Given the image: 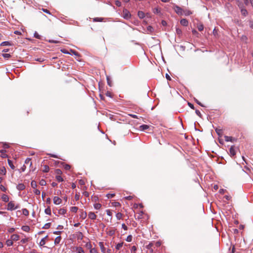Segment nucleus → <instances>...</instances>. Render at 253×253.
I'll use <instances>...</instances> for the list:
<instances>
[{"instance_id":"9d476101","label":"nucleus","mask_w":253,"mask_h":253,"mask_svg":"<svg viewBox=\"0 0 253 253\" xmlns=\"http://www.w3.org/2000/svg\"><path fill=\"white\" fill-rule=\"evenodd\" d=\"M229 153L231 156H234L236 155V151L234 146H231L229 149Z\"/></svg>"},{"instance_id":"8fccbe9b","label":"nucleus","mask_w":253,"mask_h":253,"mask_svg":"<svg viewBox=\"0 0 253 253\" xmlns=\"http://www.w3.org/2000/svg\"><path fill=\"white\" fill-rule=\"evenodd\" d=\"M34 192L36 195H40V193H41L40 190H39L38 189H35V190L34 191Z\"/></svg>"},{"instance_id":"79ce46f5","label":"nucleus","mask_w":253,"mask_h":253,"mask_svg":"<svg viewBox=\"0 0 253 253\" xmlns=\"http://www.w3.org/2000/svg\"><path fill=\"white\" fill-rule=\"evenodd\" d=\"M28 241V238H25L22 239L21 240V242L22 244H25V243H26Z\"/></svg>"},{"instance_id":"58836bf2","label":"nucleus","mask_w":253,"mask_h":253,"mask_svg":"<svg viewBox=\"0 0 253 253\" xmlns=\"http://www.w3.org/2000/svg\"><path fill=\"white\" fill-rule=\"evenodd\" d=\"M132 240V236L131 235H128L126 239V241L128 242H131Z\"/></svg>"},{"instance_id":"a19ab883","label":"nucleus","mask_w":253,"mask_h":253,"mask_svg":"<svg viewBox=\"0 0 253 253\" xmlns=\"http://www.w3.org/2000/svg\"><path fill=\"white\" fill-rule=\"evenodd\" d=\"M199 31H202L204 29V26L202 24H200L198 26Z\"/></svg>"},{"instance_id":"cd10ccee","label":"nucleus","mask_w":253,"mask_h":253,"mask_svg":"<svg viewBox=\"0 0 253 253\" xmlns=\"http://www.w3.org/2000/svg\"><path fill=\"white\" fill-rule=\"evenodd\" d=\"M0 153L1 154V155H2V157L3 158H6L7 157V155L6 154V151L5 150H0Z\"/></svg>"},{"instance_id":"20e7f679","label":"nucleus","mask_w":253,"mask_h":253,"mask_svg":"<svg viewBox=\"0 0 253 253\" xmlns=\"http://www.w3.org/2000/svg\"><path fill=\"white\" fill-rule=\"evenodd\" d=\"M174 9L177 14H179V15H181L182 14V9L179 6L176 5H174Z\"/></svg>"},{"instance_id":"338daca9","label":"nucleus","mask_w":253,"mask_h":253,"mask_svg":"<svg viewBox=\"0 0 253 253\" xmlns=\"http://www.w3.org/2000/svg\"><path fill=\"white\" fill-rule=\"evenodd\" d=\"M192 33L194 34V35H198L199 34V33H198V32L197 31H196L195 30H193L192 31Z\"/></svg>"},{"instance_id":"a211bd4d","label":"nucleus","mask_w":253,"mask_h":253,"mask_svg":"<svg viewBox=\"0 0 253 253\" xmlns=\"http://www.w3.org/2000/svg\"><path fill=\"white\" fill-rule=\"evenodd\" d=\"M138 16L140 18L142 19L145 17V14L143 11H139L138 12Z\"/></svg>"},{"instance_id":"f704fd0d","label":"nucleus","mask_w":253,"mask_h":253,"mask_svg":"<svg viewBox=\"0 0 253 253\" xmlns=\"http://www.w3.org/2000/svg\"><path fill=\"white\" fill-rule=\"evenodd\" d=\"M1 46H4V45H11V44L9 42H1L0 44Z\"/></svg>"},{"instance_id":"49530a36","label":"nucleus","mask_w":253,"mask_h":253,"mask_svg":"<svg viewBox=\"0 0 253 253\" xmlns=\"http://www.w3.org/2000/svg\"><path fill=\"white\" fill-rule=\"evenodd\" d=\"M115 4L118 6V7H120L121 6V2L119 0H116L115 1Z\"/></svg>"},{"instance_id":"c756f323","label":"nucleus","mask_w":253,"mask_h":253,"mask_svg":"<svg viewBox=\"0 0 253 253\" xmlns=\"http://www.w3.org/2000/svg\"><path fill=\"white\" fill-rule=\"evenodd\" d=\"M116 218H117V219L120 220L123 216V214L121 212H118L116 214Z\"/></svg>"},{"instance_id":"13d9d810","label":"nucleus","mask_w":253,"mask_h":253,"mask_svg":"<svg viewBox=\"0 0 253 253\" xmlns=\"http://www.w3.org/2000/svg\"><path fill=\"white\" fill-rule=\"evenodd\" d=\"M122 227L124 230H127V227L125 225V224H124V223L122 224Z\"/></svg>"},{"instance_id":"c85d7f7f","label":"nucleus","mask_w":253,"mask_h":253,"mask_svg":"<svg viewBox=\"0 0 253 253\" xmlns=\"http://www.w3.org/2000/svg\"><path fill=\"white\" fill-rule=\"evenodd\" d=\"M44 212L46 214L50 215L51 214V209L50 207H48L45 209Z\"/></svg>"},{"instance_id":"b1692460","label":"nucleus","mask_w":253,"mask_h":253,"mask_svg":"<svg viewBox=\"0 0 253 253\" xmlns=\"http://www.w3.org/2000/svg\"><path fill=\"white\" fill-rule=\"evenodd\" d=\"M25 163L26 164H29L30 166H31L32 165V163L31 162V159L29 158H27L25 161Z\"/></svg>"},{"instance_id":"f3484780","label":"nucleus","mask_w":253,"mask_h":253,"mask_svg":"<svg viewBox=\"0 0 253 253\" xmlns=\"http://www.w3.org/2000/svg\"><path fill=\"white\" fill-rule=\"evenodd\" d=\"M22 230L25 232H29L30 231V227L27 225L23 226L21 228Z\"/></svg>"},{"instance_id":"a878e982","label":"nucleus","mask_w":253,"mask_h":253,"mask_svg":"<svg viewBox=\"0 0 253 253\" xmlns=\"http://www.w3.org/2000/svg\"><path fill=\"white\" fill-rule=\"evenodd\" d=\"M123 246V243H120L116 245V249L117 250H119Z\"/></svg>"},{"instance_id":"72a5a7b5","label":"nucleus","mask_w":253,"mask_h":253,"mask_svg":"<svg viewBox=\"0 0 253 253\" xmlns=\"http://www.w3.org/2000/svg\"><path fill=\"white\" fill-rule=\"evenodd\" d=\"M99 245L101 248V251L104 252L105 251V248L104 247L103 243L102 242H99Z\"/></svg>"},{"instance_id":"c03bdc74","label":"nucleus","mask_w":253,"mask_h":253,"mask_svg":"<svg viewBox=\"0 0 253 253\" xmlns=\"http://www.w3.org/2000/svg\"><path fill=\"white\" fill-rule=\"evenodd\" d=\"M10 54L8 53H4L2 54V56L5 58H8L10 57Z\"/></svg>"},{"instance_id":"bf43d9fd","label":"nucleus","mask_w":253,"mask_h":253,"mask_svg":"<svg viewBox=\"0 0 253 253\" xmlns=\"http://www.w3.org/2000/svg\"><path fill=\"white\" fill-rule=\"evenodd\" d=\"M3 147L4 149H7L9 147V145L6 143L3 144Z\"/></svg>"},{"instance_id":"de8ad7c7","label":"nucleus","mask_w":253,"mask_h":253,"mask_svg":"<svg viewBox=\"0 0 253 253\" xmlns=\"http://www.w3.org/2000/svg\"><path fill=\"white\" fill-rule=\"evenodd\" d=\"M90 253H97V251L95 248H92L90 249Z\"/></svg>"},{"instance_id":"4be33fe9","label":"nucleus","mask_w":253,"mask_h":253,"mask_svg":"<svg viewBox=\"0 0 253 253\" xmlns=\"http://www.w3.org/2000/svg\"><path fill=\"white\" fill-rule=\"evenodd\" d=\"M106 212L108 216H110V221H111V220H112V212H111V210H107L106 211Z\"/></svg>"},{"instance_id":"4d7b16f0","label":"nucleus","mask_w":253,"mask_h":253,"mask_svg":"<svg viewBox=\"0 0 253 253\" xmlns=\"http://www.w3.org/2000/svg\"><path fill=\"white\" fill-rule=\"evenodd\" d=\"M195 102L198 104H199V105H200L201 106H203V104L199 101H198L197 99H194Z\"/></svg>"},{"instance_id":"69168bd1","label":"nucleus","mask_w":253,"mask_h":253,"mask_svg":"<svg viewBox=\"0 0 253 253\" xmlns=\"http://www.w3.org/2000/svg\"><path fill=\"white\" fill-rule=\"evenodd\" d=\"M129 116H130V117H131L133 118H136V119L138 118L137 116L136 115L129 114Z\"/></svg>"},{"instance_id":"a18cd8bd","label":"nucleus","mask_w":253,"mask_h":253,"mask_svg":"<svg viewBox=\"0 0 253 253\" xmlns=\"http://www.w3.org/2000/svg\"><path fill=\"white\" fill-rule=\"evenodd\" d=\"M176 32L178 35H180L182 34V31L179 28H176Z\"/></svg>"},{"instance_id":"e433bc0d","label":"nucleus","mask_w":253,"mask_h":253,"mask_svg":"<svg viewBox=\"0 0 253 253\" xmlns=\"http://www.w3.org/2000/svg\"><path fill=\"white\" fill-rule=\"evenodd\" d=\"M50 225H51L50 223H47L44 224V225L43 226L42 228L45 229H48L50 227Z\"/></svg>"},{"instance_id":"0eeeda50","label":"nucleus","mask_w":253,"mask_h":253,"mask_svg":"<svg viewBox=\"0 0 253 253\" xmlns=\"http://www.w3.org/2000/svg\"><path fill=\"white\" fill-rule=\"evenodd\" d=\"M224 140L226 142L230 141L234 142L236 140V139L232 137V136H224Z\"/></svg>"},{"instance_id":"4468645a","label":"nucleus","mask_w":253,"mask_h":253,"mask_svg":"<svg viewBox=\"0 0 253 253\" xmlns=\"http://www.w3.org/2000/svg\"><path fill=\"white\" fill-rule=\"evenodd\" d=\"M188 23V21L185 19H182L180 20V24L184 26H187Z\"/></svg>"},{"instance_id":"39448f33","label":"nucleus","mask_w":253,"mask_h":253,"mask_svg":"<svg viewBox=\"0 0 253 253\" xmlns=\"http://www.w3.org/2000/svg\"><path fill=\"white\" fill-rule=\"evenodd\" d=\"M62 200L60 198L57 196H55L53 198V203L55 205H59L61 203Z\"/></svg>"},{"instance_id":"603ef678","label":"nucleus","mask_w":253,"mask_h":253,"mask_svg":"<svg viewBox=\"0 0 253 253\" xmlns=\"http://www.w3.org/2000/svg\"><path fill=\"white\" fill-rule=\"evenodd\" d=\"M0 189L2 191H5L6 190V188L2 185H0Z\"/></svg>"},{"instance_id":"bb28decb","label":"nucleus","mask_w":253,"mask_h":253,"mask_svg":"<svg viewBox=\"0 0 253 253\" xmlns=\"http://www.w3.org/2000/svg\"><path fill=\"white\" fill-rule=\"evenodd\" d=\"M78 210V208L77 207H72L70 208V211L73 212H77Z\"/></svg>"},{"instance_id":"5fc2aeb1","label":"nucleus","mask_w":253,"mask_h":253,"mask_svg":"<svg viewBox=\"0 0 253 253\" xmlns=\"http://www.w3.org/2000/svg\"><path fill=\"white\" fill-rule=\"evenodd\" d=\"M56 173L57 174H58V175H59V174H61L62 173V171L59 169H57L56 170Z\"/></svg>"},{"instance_id":"3c124183","label":"nucleus","mask_w":253,"mask_h":253,"mask_svg":"<svg viewBox=\"0 0 253 253\" xmlns=\"http://www.w3.org/2000/svg\"><path fill=\"white\" fill-rule=\"evenodd\" d=\"M115 196L114 194H107V197L108 198H112Z\"/></svg>"},{"instance_id":"680f3d73","label":"nucleus","mask_w":253,"mask_h":253,"mask_svg":"<svg viewBox=\"0 0 253 253\" xmlns=\"http://www.w3.org/2000/svg\"><path fill=\"white\" fill-rule=\"evenodd\" d=\"M133 198V197L131 196H129L125 197V199L127 200H131Z\"/></svg>"},{"instance_id":"473e14b6","label":"nucleus","mask_w":253,"mask_h":253,"mask_svg":"<svg viewBox=\"0 0 253 253\" xmlns=\"http://www.w3.org/2000/svg\"><path fill=\"white\" fill-rule=\"evenodd\" d=\"M136 250V247L135 246H133L130 249L131 253H135Z\"/></svg>"},{"instance_id":"9b49d317","label":"nucleus","mask_w":253,"mask_h":253,"mask_svg":"<svg viewBox=\"0 0 253 253\" xmlns=\"http://www.w3.org/2000/svg\"><path fill=\"white\" fill-rule=\"evenodd\" d=\"M16 187L19 190H23L25 188V186L23 183H19L17 185Z\"/></svg>"},{"instance_id":"09e8293b","label":"nucleus","mask_w":253,"mask_h":253,"mask_svg":"<svg viewBox=\"0 0 253 253\" xmlns=\"http://www.w3.org/2000/svg\"><path fill=\"white\" fill-rule=\"evenodd\" d=\"M107 84H108L109 86H112L111 82L110 80V79H109V77H108V76L107 77Z\"/></svg>"},{"instance_id":"f03ea898","label":"nucleus","mask_w":253,"mask_h":253,"mask_svg":"<svg viewBox=\"0 0 253 253\" xmlns=\"http://www.w3.org/2000/svg\"><path fill=\"white\" fill-rule=\"evenodd\" d=\"M123 17L126 19H128L130 18L131 14L129 12L126 10L124 9L123 12Z\"/></svg>"},{"instance_id":"6ab92c4d","label":"nucleus","mask_w":253,"mask_h":253,"mask_svg":"<svg viewBox=\"0 0 253 253\" xmlns=\"http://www.w3.org/2000/svg\"><path fill=\"white\" fill-rule=\"evenodd\" d=\"M101 205L99 203H95L93 205V207L96 210H99L101 208Z\"/></svg>"},{"instance_id":"864d4df0","label":"nucleus","mask_w":253,"mask_h":253,"mask_svg":"<svg viewBox=\"0 0 253 253\" xmlns=\"http://www.w3.org/2000/svg\"><path fill=\"white\" fill-rule=\"evenodd\" d=\"M71 168V167L70 165H65V166H64V169H66V170H69Z\"/></svg>"},{"instance_id":"5701e85b","label":"nucleus","mask_w":253,"mask_h":253,"mask_svg":"<svg viewBox=\"0 0 253 253\" xmlns=\"http://www.w3.org/2000/svg\"><path fill=\"white\" fill-rule=\"evenodd\" d=\"M58 213L60 214H65L66 213V210H65V209H60L59 210V211H58Z\"/></svg>"},{"instance_id":"7c9ffc66","label":"nucleus","mask_w":253,"mask_h":253,"mask_svg":"<svg viewBox=\"0 0 253 253\" xmlns=\"http://www.w3.org/2000/svg\"><path fill=\"white\" fill-rule=\"evenodd\" d=\"M22 213L24 215L27 216L29 215V211L26 209H23L22 210Z\"/></svg>"},{"instance_id":"423d86ee","label":"nucleus","mask_w":253,"mask_h":253,"mask_svg":"<svg viewBox=\"0 0 253 253\" xmlns=\"http://www.w3.org/2000/svg\"><path fill=\"white\" fill-rule=\"evenodd\" d=\"M88 218L92 220H94L96 218L97 216L94 212L90 211L88 214Z\"/></svg>"},{"instance_id":"c9c22d12","label":"nucleus","mask_w":253,"mask_h":253,"mask_svg":"<svg viewBox=\"0 0 253 253\" xmlns=\"http://www.w3.org/2000/svg\"><path fill=\"white\" fill-rule=\"evenodd\" d=\"M56 179L58 182H61L63 181V178L60 175H57Z\"/></svg>"},{"instance_id":"7ed1b4c3","label":"nucleus","mask_w":253,"mask_h":253,"mask_svg":"<svg viewBox=\"0 0 253 253\" xmlns=\"http://www.w3.org/2000/svg\"><path fill=\"white\" fill-rule=\"evenodd\" d=\"M73 251L76 252L77 253H84L83 249L81 247H74L73 248Z\"/></svg>"},{"instance_id":"0e129e2a","label":"nucleus","mask_w":253,"mask_h":253,"mask_svg":"<svg viewBox=\"0 0 253 253\" xmlns=\"http://www.w3.org/2000/svg\"><path fill=\"white\" fill-rule=\"evenodd\" d=\"M195 112H196V114H197L198 116H199L201 117V114L199 110H196V111H195Z\"/></svg>"},{"instance_id":"2f4dec72","label":"nucleus","mask_w":253,"mask_h":253,"mask_svg":"<svg viewBox=\"0 0 253 253\" xmlns=\"http://www.w3.org/2000/svg\"><path fill=\"white\" fill-rule=\"evenodd\" d=\"M31 186H32V187L33 188H34V189H36V187H37V185L36 182V181H32L31 182Z\"/></svg>"},{"instance_id":"37998d69","label":"nucleus","mask_w":253,"mask_h":253,"mask_svg":"<svg viewBox=\"0 0 253 253\" xmlns=\"http://www.w3.org/2000/svg\"><path fill=\"white\" fill-rule=\"evenodd\" d=\"M34 37L38 39H41V36L37 32L34 33Z\"/></svg>"},{"instance_id":"dca6fc26","label":"nucleus","mask_w":253,"mask_h":253,"mask_svg":"<svg viewBox=\"0 0 253 253\" xmlns=\"http://www.w3.org/2000/svg\"><path fill=\"white\" fill-rule=\"evenodd\" d=\"M61 237L60 236H57L55 239V240H54V244L55 245H57L58 244H59V243L61 241Z\"/></svg>"},{"instance_id":"774afa93","label":"nucleus","mask_w":253,"mask_h":253,"mask_svg":"<svg viewBox=\"0 0 253 253\" xmlns=\"http://www.w3.org/2000/svg\"><path fill=\"white\" fill-rule=\"evenodd\" d=\"M49 170V167L47 166H45V169L43 170L45 172H47Z\"/></svg>"},{"instance_id":"f8f14e48","label":"nucleus","mask_w":253,"mask_h":253,"mask_svg":"<svg viewBox=\"0 0 253 253\" xmlns=\"http://www.w3.org/2000/svg\"><path fill=\"white\" fill-rule=\"evenodd\" d=\"M48 236H46L44 238H43L40 242V246H43L45 244V240L47 238Z\"/></svg>"},{"instance_id":"ddd939ff","label":"nucleus","mask_w":253,"mask_h":253,"mask_svg":"<svg viewBox=\"0 0 253 253\" xmlns=\"http://www.w3.org/2000/svg\"><path fill=\"white\" fill-rule=\"evenodd\" d=\"M2 201L4 202H8L9 201V197L5 194H3L1 197Z\"/></svg>"},{"instance_id":"ea45409f","label":"nucleus","mask_w":253,"mask_h":253,"mask_svg":"<svg viewBox=\"0 0 253 253\" xmlns=\"http://www.w3.org/2000/svg\"><path fill=\"white\" fill-rule=\"evenodd\" d=\"M40 184L42 186H44L46 185V183L45 180H44V179H42L40 182Z\"/></svg>"},{"instance_id":"6e6d98bb","label":"nucleus","mask_w":253,"mask_h":253,"mask_svg":"<svg viewBox=\"0 0 253 253\" xmlns=\"http://www.w3.org/2000/svg\"><path fill=\"white\" fill-rule=\"evenodd\" d=\"M62 231H55L53 232V234L56 235H60Z\"/></svg>"},{"instance_id":"f257e3e1","label":"nucleus","mask_w":253,"mask_h":253,"mask_svg":"<svg viewBox=\"0 0 253 253\" xmlns=\"http://www.w3.org/2000/svg\"><path fill=\"white\" fill-rule=\"evenodd\" d=\"M19 208V205L15 206V204L13 201H10L7 205V209L8 211H13Z\"/></svg>"},{"instance_id":"e2e57ef3","label":"nucleus","mask_w":253,"mask_h":253,"mask_svg":"<svg viewBox=\"0 0 253 253\" xmlns=\"http://www.w3.org/2000/svg\"><path fill=\"white\" fill-rule=\"evenodd\" d=\"M15 231V228H11L10 229H8V232L9 233H12L14 231Z\"/></svg>"},{"instance_id":"052dcab7","label":"nucleus","mask_w":253,"mask_h":253,"mask_svg":"<svg viewBox=\"0 0 253 253\" xmlns=\"http://www.w3.org/2000/svg\"><path fill=\"white\" fill-rule=\"evenodd\" d=\"M188 105L191 109H194V106L192 103L188 102Z\"/></svg>"},{"instance_id":"6e6552de","label":"nucleus","mask_w":253,"mask_h":253,"mask_svg":"<svg viewBox=\"0 0 253 253\" xmlns=\"http://www.w3.org/2000/svg\"><path fill=\"white\" fill-rule=\"evenodd\" d=\"M240 8L241 9V12L242 15L244 16H246L248 15V11L247 10L243 8L242 6H240Z\"/></svg>"},{"instance_id":"aec40b11","label":"nucleus","mask_w":253,"mask_h":253,"mask_svg":"<svg viewBox=\"0 0 253 253\" xmlns=\"http://www.w3.org/2000/svg\"><path fill=\"white\" fill-rule=\"evenodd\" d=\"M149 128V126L146 125H143L140 126V128L142 130H144Z\"/></svg>"},{"instance_id":"4c0bfd02","label":"nucleus","mask_w":253,"mask_h":253,"mask_svg":"<svg viewBox=\"0 0 253 253\" xmlns=\"http://www.w3.org/2000/svg\"><path fill=\"white\" fill-rule=\"evenodd\" d=\"M102 20V18L96 17L93 19V21L94 22H101Z\"/></svg>"},{"instance_id":"1a4fd4ad","label":"nucleus","mask_w":253,"mask_h":253,"mask_svg":"<svg viewBox=\"0 0 253 253\" xmlns=\"http://www.w3.org/2000/svg\"><path fill=\"white\" fill-rule=\"evenodd\" d=\"M10 238L12 241H16L19 239V236L17 234H13L11 236Z\"/></svg>"},{"instance_id":"393cba45","label":"nucleus","mask_w":253,"mask_h":253,"mask_svg":"<svg viewBox=\"0 0 253 253\" xmlns=\"http://www.w3.org/2000/svg\"><path fill=\"white\" fill-rule=\"evenodd\" d=\"M6 244L7 246H11L13 245V241L11 239H8L6 241Z\"/></svg>"},{"instance_id":"412c9836","label":"nucleus","mask_w":253,"mask_h":253,"mask_svg":"<svg viewBox=\"0 0 253 253\" xmlns=\"http://www.w3.org/2000/svg\"><path fill=\"white\" fill-rule=\"evenodd\" d=\"M8 164L9 167L12 169H15V166L13 165L12 161L10 160H8Z\"/></svg>"},{"instance_id":"2eb2a0df","label":"nucleus","mask_w":253,"mask_h":253,"mask_svg":"<svg viewBox=\"0 0 253 253\" xmlns=\"http://www.w3.org/2000/svg\"><path fill=\"white\" fill-rule=\"evenodd\" d=\"M6 172V170L5 167H2L0 168V174L1 175H5Z\"/></svg>"}]
</instances>
